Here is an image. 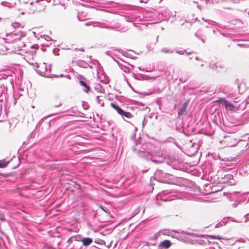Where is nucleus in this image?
Here are the masks:
<instances>
[{
    "label": "nucleus",
    "instance_id": "1",
    "mask_svg": "<svg viewBox=\"0 0 249 249\" xmlns=\"http://www.w3.org/2000/svg\"><path fill=\"white\" fill-rule=\"evenodd\" d=\"M110 106L113 108L115 109L119 115L122 116H124L128 119H131L133 117V115L130 112L124 111L121 107H120L119 106L116 105L113 103H111L110 104Z\"/></svg>",
    "mask_w": 249,
    "mask_h": 249
},
{
    "label": "nucleus",
    "instance_id": "2",
    "mask_svg": "<svg viewBox=\"0 0 249 249\" xmlns=\"http://www.w3.org/2000/svg\"><path fill=\"white\" fill-rule=\"evenodd\" d=\"M37 71L41 74H49L51 71V67L45 63H40L37 65Z\"/></svg>",
    "mask_w": 249,
    "mask_h": 249
},
{
    "label": "nucleus",
    "instance_id": "3",
    "mask_svg": "<svg viewBox=\"0 0 249 249\" xmlns=\"http://www.w3.org/2000/svg\"><path fill=\"white\" fill-rule=\"evenodd\" d=\"M25 33L22 31H19L16 33L11 34V36L13 38V39L14 40H19L22 37L25 36Z\"/></svg>",
    "mask_w": 249,
    "mask_h": 249
},
{
    "label": "nucleus",
    "instance_id": "4",
    "mask_svg": "<svg viewBox=\"0 0 249 249\" xmlns=\"http://www.w3.org/2000/svg\"><path fill=\"white\" fill-rule=\"evenodd\" d=\"M172 245L171 242L168 240H165L161 242L159 245V247L163 248L166 249L169 248Z\"/></svg>",
    "mask_w": 249,
    "mask_h": 249
},
{
    "label": "nucleus",
    "instance_id": "5",
    "mask_svg": "<svg viewBox=\"0 0 249 249\" xmlns=\"http://www.w3.org/2000/svg\"><path fill=\"white\" fill-rule=\"evenodd\" d=\"M188 106V103L187 102H186L184 103L181 107V109L179 110V111L178 112V116H180L183 115L185 112L186 110V109Z\"/></svg>",
    "mask_w": 249,
    "mask_h": 249
},
{
    "label": "nucleus",
    "instance_id": "6",
    "mask_svg": "<svg viewBox=\"0 0 249 249\" xmlns=\"http://www.w3.org/2000/svg\"><path fill=\"white\" fill-rule=\"evenodd\" d=\"M92 242V239L90 238H84L82 240V243L85 246L89 245Z\"/></svg>",
    "mask_w": 249,
    "mask_h": 249
},
{
    "label": "nucleus",
    "instance_id": "7",
    "mask_svg": "<svg viewBox=\"0 0 249 249\" xmlns=\"http://www.w3.org/2000/svg\"><path fill=\"white\" fill-rule=\"evenodd\" d=\"M224 102V106L225 108L227 109H229L230 110H232L234 109L233 105L229 102L228 101H223Z\"/></svg>",
    "mask_w": 249,
    "mask_h": 249
},
{
    "label": "nucleus",
    "instance_id": "8",
    "mask_svg": "<svg viewBox=\"0 0 249 249\" xmlns=\"http://www.w3.org/2000/svg\"><path fill=\"white\" fill-rule=\"evenodd\" d=\"M80 84L81 86L85 88V91L87 93L88 92L90 89L89 87L83 81H80Z\"/></svg>",
    "mask_w": 249,
    "mask_h": 249
},
{
    "label": "nucleus",
    "instance_id": "9",
    "mask_svg": "<svg viewBox=\"0 0 249 249\" xmlns=\"http://www.w3.org/2000/svg\"><path fill=\"white\" fill-rule=\"evenodd\" d=\"M8 162H6L4 161L0 160V168H4L6 167Z\"/></svg>",
    "mask_w": 249,
    "mask_h": 249
},
{
    "label": "nucleus",
    "instance_id": "10",
    "mask_svg": "<svg viewBox=\"0 0 249 249\" xmlns=\"http://www.w3.org/2000/svg\"><path fill=\"white\" fill-rule=\"evenodd\" d=\"M207 237L208 238H210L212 239H221L220 237H219L218 236H215V235H207Z\"/></svg>",
    "mask_w": 249,
    "mask_h": 249
},
{
    "label": "nucleus",
    "instance_id": "11",
    "mask_svg": "<svg viewBox=\"0 0 249 249\" xmlns=\"http://www.w3.org/2000/svg\"><path fill=\"white\" fill-rule=\"evenodd\" d=\"M223 101H227V100H224L222 98H221L220 99L217 100L215 101V103H220L224 106V102Z\"/></svg>",
    "mask_w": 249,
    "mask_h": 249
},
{
    "label": "nucleus",
    "instance_id": "12",
    "mask_svg": "<svg viewBox=\"0 0 249 249\" xmlns=\"http://www.w3.org/2000/svg\"><path fill=\"white\" fill-rule=\"evenodd\" d=\"M234 140H235L234 143H236L238 140L236 139H234Z\"/></svg>",
    "mask_w": 249,
    "mask_h": 249
}]
</instances>
